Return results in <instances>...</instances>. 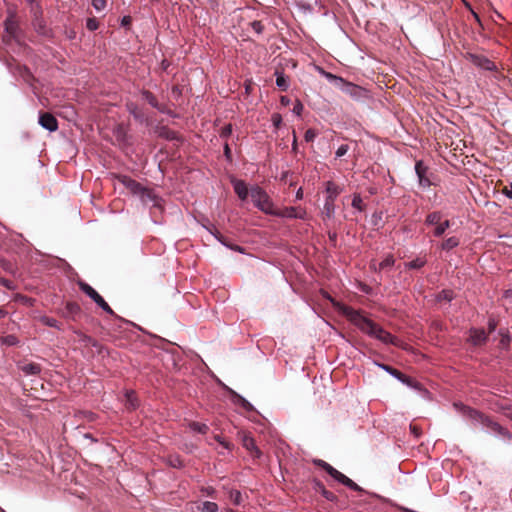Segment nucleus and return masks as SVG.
<instances>
[{
	"label": "nucleus",
	"instance_id": "4c0bfd02",
	"mask_svg": "<svg viewBox=\"0 0 512 512\" xmlns=\"http://www.w3.org/2000/svg\"><path fill=\"white\" fill-rule=\"evenodd\" d=\"M351 205L353 208H355L359 212H362L364 209L363 200L359 194H355L353 196Z\"/></svg>",
	"mask_w": 512,
	"mask_h": 512
},
{
	"label": "nucleus",
	"instance_id": "b1692460",
	"mask_svg": "<svg viewBox=\"0 0 512 512\" xmlns=\"http://www.w3.org/2000/svg\"><path fill=\"white\" fill-rule=\"evenodd\" d=\"M460 245V239L457 236H451L446 238L440 245L439 248L442 251L449 252Z\"/></svg>",
	"mask_w": 512,
	"mask_h": 512
},
{
	"label": "nucleus",
	"instance_id": "13d9d810",
	"mask_svg": "<svg viewBox=\"0 0 512 512\" xmlns=\"http://www.w3.org/2000/svg\"><path fill=\"white\" fill-rule=\"evenodd\" d=\"M302 111H303V105L300 101H297V103L294 105V107L292 109V112L295 115L300 116Z\"/></svg>",
	"mask_w": 512,
	"mask_h": 512
},
{
	"label": "nucleus",
	"instance_id": "c85d7f7f",
	"mask_svg": "<svg viewBox=\"0 0 512 512\" xmlns=\"http://www.w3.org/2000/svg\"><path fill=\"white\" fill-rule=\"evenodd\" d=\"M492 21L497 28L502 29L505 32H509L508 30L512 27V24L506 21L498 12H495V15L492 17Z\"/></svg>",
	"mask_w": 512,
	"mask_h": 512
},
{
	"label": "nucleus",
	"instance_id": "f03ea898",
	"mask_svg": "<svg viewBox=\"0 0 512 512\" xmlns=\"http://www.w3.org/2000/svg\"><path fill=\"white\" fill-rule=\"evenodd\" d=\"M455 410L463 417L469 419L473 425H481L487 432L499 436L503 441L509 442L512 439V433L502 427L500 424L493 422L479 411L472 409L461 402L453 404Z\"/></svg>",
	"mask_w": 512,
	"mask_h": 512
},
{
	"label": "nucleus",
	"instance_id": "412c9836",
	"mask_svg": "<svg viewBox=\"0 0 512 512\" xmlns=\"http://www.w3.org/2000/svg\"><path fill=\"white\" fill-rule=\"evenodd\" d=\"M127 110L139 123H144L147 120L145 113L135 103H128Z\"/></svg>",
	"mask_w": 512,
	"mask_h": 512
},
{
	"label": "nucleus",
	"instance_id": "603ef678",
	"mask_svg": "<svg viewBox=\"0 0 512 512\" xmlns=\"http://www.w3.org/2000/svg\"><path fill=\"white\" fill-rule=\"evenodd\" d=\"M170 465L174 468H182L184 466L182 459L178 456L170 458Z\"/></svg>",
	"mask_w": 512,
	"mask_h": 512
},
{
	"label": "nucleus",
	"instance_id": "6e6552de",
	"mask_svg": "<svg viewBox=\"0 0 512 512\" xmlns=\"http://www.w3.org/2000/svg\"><path fill=\"white\" fill-rule=\"evenodd\" d=\"M219 383L230 394V399L234 405L241 407L245 412H255L254 406L246 398H244L243 396H241L240 394H238L237 392H235L233 389L226 386L222 382L219 381Z\"/></svg>",
	"mask_w": 512,
	"mask_h": 512
},
{
	"label": "nucleus",
	"instance_id": "6ab92c4d",
	"mask_svg": "<svg viewBox=\"0 0 512 512\" xmlns=\"http://www.w3.org/2000/svg\"><path fill=\"white\" fill-rule=\"evenodd\" d=\"M218 510V504L210 501L196 503L191 509L192 512H218Z\"/></svg>",
	"mask_w": 512,
	"mask_h": 512
},
{
	"label": "nucleus",
	"instance_id": "4be33fe9",
	"mask_svg": "<svg viewBox=\"0 0 512 512\" xmlns=\"http://www.w3.org/2000/svg\"><path fill=\"white\" fill-rule=\"evenodd\" d=\"M142 98L145 101H147L153 108L157 109L159 112L166 113L165 108L158 103L157 98L152 92L148 90L142 91Z\"/></svg>",
	"mask_w": 512,
	"mask_h": 512
},
{
	"label": "nucleus",
	"instance_id": "e2e57ef3",
	"mask_svg": "<svg viewBox=\"0 0 512 512\" xmlns=\"http://www.w3.org/2000/svg\"><path fill=\"white\" fill-rule=\"evenodd\" d=\"M19 35H20V34H12V33H9V34H0V36H1V38H2V40H3V41H5V40H6V38H7V40H10V39H12V38H13V39H15V40H17V41H18V40H20V38L18 37Z\"/></svg>",
	"mask_w": 512,
	"mask_h": 512
},
{
	"label": "nucleus",
	"instance_id": "338daca9",
	"mask_svg": "<svg viewBox=\"0 0 512 512\" xmlns=\"http://www.w3.org/2000/svg\"><path fill=\"white\" fill-rule=\"evenodd\" d=\"M66 308L70 313L79 311V306L73 303H67Z\"/></svg>",
	"mask_w": 512,
	"mask_h": 512
},
{
	"label": "nucleus",
	"instance_id": "680f3d73",
	"mask_svg": "<svg viewBox=\"0 0 512 512\" xmlns=\"http://www.w3.org/2000/svg\"><path fill=\"white\" fill-rule=\"evenodd\" d=\"M496 328H497V322H496V320H495V319H493V318H490V319L488 320V330H489V332H490V333L494 332V331L496 330Z\"/></svg>",
	"mask_w": 512,
	"mask_h": 512
},
{
	"label": "nucleus",
	"instance_id": "20e7f679",
	"mask_svg": "<svg viewBox=\"0 0 512 512\" xmlns=\"http://www.w3.org/2000/svg\"><path fill=\"white\" fill-rule=\"evenodd\" d=\"M321 73L330 83L334 84L343 93L349 95L354 100H361L362 98L365 97L366 90L363 89L362 87L352 82L346 81L344 78L332 74L330 72L321 70Z\"/></svg>",
	"mask_w": 512,
	"mask_h": 512
},
{
	"label": "nucleus",
	"instance_id": "864d4df0",
	"mask_svg": "<svg viewBox=\"0 0 512 512\" xmlns=\"http://www.w3.org/2000/svg\"><path fill=\"white\" fill-rule=\"evenodd\" d=\"M131 22H132V17L130 15H124L121 18L120 25H121V27L128 29Z\"/></svg>",
	"mask_w": 512,
	"mask_h": 512
},
{
	"label": "nucleus",
	"instance_id": "473e14b6",
	"mask_svg": "<svg viewBox=\"0 0 512 512\" xmlns=\"http://www.w3.org/2000/svg\"><path fill=\"white\" fill-rule=\"evenodd\" d=\"M411 382L412 383H410V385H406V386L413 390L418 391L423 398H427L429 396V391L427 389L423 388L421 383H419L418 381H416L413 378H411Z\"/></svg>",
	"mask_w": 512,
	"mask_h": 512
},
{
	"label": "nucleus",
	"instance_id": "69168bd1",
	"mask_svg": "<svg viewBox=\"0 0 512 512\" xmlns=\"http://www.w3.org/2000/svg\"><path fill=\"white\" fill-rule=\"evenodd\" d=\"M503 194L509 199H512V182L503 189Z\"/></svg>",
	"mask_w": 512,
	"mask_h": 512
},
{
	"label": "nucleus",
	"instance_id": "9d476101",
	"mask_svg": "<svg viewBox=\"0 0 512 512\" xmlns=\"http://www.w3.org/2000/svg\"><path fill=\"white\" fill-rule=\"evenodd\" d=\"M427 167L424 165L423 161H417L415 163V173L418 177L419 185L422 188H427L432 185V182L429 180V178L426 176Z\"/></svg>",
	"mask_w": 512,
	"mask_h": 512
},
{
	"label": "nucleus",
	"instance_id": "a211bd4d",
	"mask_svg": "<svg viewBox=\"0 0 512 512\" xmlns=\"http://www.w3.org/2000/svg\"><path fill=\"white\" fill-rule=\"evenodd\" d=\"M206 228V230H208L214 237L215 239H217L218 242H220L223 246L231 249V250H234V251H237L241 254H244L245 253V250L243 247L239 246V245H233V244H230L228 243L224 237L221 236V234L217 231H213L211 228H208L206 226H204Z\"/></svg>",
	"mask_w": 512,
	"mask_h": 512
},
{
	"label": "nucleus",
	"instance_id": "393cba45",
	"mask_svg": "<svg viewBox=\"0 0 512 512\" xmlns=\"http://www.w3.org/2000/svg\"><path fill=\"white\" fill-rule=\"evenodd\" d=\"M336 205L333 203L324 202L321 216L324 221L331 220L335 217Z\"/></svg>",
	"mask_w": 512,
	"mask_h": 512
},
{
	"label": "nucleus",
	"instance_id": "39448f33",
	"mask_svg": "<svg viewBox=\"0 0 512 512\" xmlns=\"http://www.w3.org/2000/svg\"><path fill=\"white\" fill-rule=\"evenodd\" d=\"M250 196L254 206L267 215H273L275 208L270 196L258 185L250 188Z\"/></svg>",
	"mask_w": 512,
	"mask_h": 512
},
{
	"label": "nucleus",
	"instance_id": "f257e3e1",
	"mask_svg": "<svg viewBox=\"0 0 512 512\" xmlns=\"http://www.w3.org/2000/svg\"><path fill=\"white\" fill-rule=\"evenodd\" d=\"M323 297L327 299L333 307L345 316L353 325H355L361 332L365 333L371 338H375L384 344L398 345V340L391 333L386 331L383 327L365 317L359 310L347 306L330 296L327 292L323 293Z\"/></svg>",
	"mask_w": 512,
	"mask_h": 512
},
{
	"label": "nucleus",
	"instance_id": "f8f14e48",
	"mask_svg": "<svg viewBox=\"0 0 512 512\" xmlns=\"http://www.w3.org/2000/svg\"><path fill=\"white\" fill-rule=\"evenodd\" d=\"M376 365L378 367H380L381 369H383L384 371H386L388 374H390L392 377H394L395 379H397L398 381H400L402 384L404 385H410L411 382V377L403 374L402 372L394 369L393 367L389 366V365H386V364H380V363H376Z\"/></svg>",
	"mask_w": 512,
	"mask_h": 512
},
{
	"label": "nucleus",
	"instance_id": "a18cd8bd",
	"mask_svg": "<svg viewBox=\"0 0 512 512\" xmlns=\"http://www.w3.org/2000/svg\"><path fill=\"white\" fill-rule=\"evenodd\" d=\"M472 15H473L474 19L478 22L479 27H480L481 29H483V30H485V29L492 30V29H493L492 27H490V26L488 25V23H487V22H485L484 20H482V19L479 17V15H478V14H476L475 12H472Z\"/></svg>",
	"mask_w": 512,
	"mask_h": 512
},
{
	"label": "nucleus",
	"instance_id": "7c9ffc66",
	"mask_svg": "<svg viewBox=\"0 0 512 512\" xmlns=\"http://www.w3.org/2000/svg\"><path fill=\"white\" fill-rule=\"evenodd\" d=\"M21 370L25 375H38L41 372V367L36 363H27L22 366Z\"/></svg>",
	"mask_w": 512,
	"mask_h": 512
},
{
	"label": "nucleus",
	"instance_id": "37998d69",
	"mask_svg": "<svg viewBox=\"0 0 512 512\" xmlns=\"http://www.w3.org/2000/svg\"><path fill=\"white\" fill-rule=\"evenodd\" d=\"M106 0H92V6L97 12H102L106 8Z\"/></svg>",
	"mask_w": 512,
	"mask_h": 512
},
{
	"label": "nucleus",
	"instance_id": "58836bf2",
	"mask_svg": "<svg viewBox=\"0 0 512 512\" xmlns=\"http://www.w3.org/2000/svg\"><path fill=\"white\" fill-rule=\"evenodd\" d=\"M327 473L339 483H341L346 476L337 469H335L333 466L329 467Z\"/></svg>",
	"mask_w": 512,
	"mask_h": 512
},
{
	"label": "nucleus",
	"instance_id": "79ce46f5",
	"mask_svg": "<svg viewBox=\"0 0 512 512\" xmlns=\"http://www.w3.org/2000/svg\"><path fill=\"white\" fill-rule=\"evenodd\" d=\"M99 27V22L96 18L92 17V18H87L86 20V28L93 32L95 30H97Z\"/></svg>",
	"mask_w": 512,
	"mask_h": 512
},
{
	"label": "nucleus",
	"instance_id": "bb28decb",
	"mask_svg": "<svg viewBox=\"0 0 512 512\" xmlns=\"http://www.w3.org/2000/svg\"><path fill=\"white\" fill-rule=\"evenodd\" d=\"M296 209L295 207H285L282 210L275 209L272 216L280 217V218H288V219H295L296 216Z\"/></svg>",
	"mask_w": 512,
	"mask_h": 512
},
{
	"label": "nucleus",
	"instance_id": "bf43d9fd",
	"mask_svg": "<svg viewBox=\"0 0 512 512\" xmlns=\"http://www.w3.org/2000/svg\"><path fill=\"white\" fill-rule=\"evenodd\" d=\"M307 217V212L305 209H296V216L295 219H301L304 220Z\"/></svg>",
	"mask_w": 512,
	"mask_h": 512
},
{
	"label": "nucleus",
	"instance_id": "c03bdc74",
	"mask_svg": "<svg viewBox=\"0 0 512 512\" xmlns=\"http://www.w3.org/2000/svg\"><path fill=\"white\" fill-rule=\"evenodd\" d=\"M0 285L11 291L16 288L14 282L7 278H0Z\"/></svg>",
	"mask_w": 512,
	"mask_h": 512
},
{
	"label": "nucleus",
	"instance_id": "3c124183",
	"mask_svg": "<svg viewBox=\"0 0 512 512\" xmlns=\"http://www.w3.org/2000/svg\"><path fill=\"white\" fill-rule=\"evenodd\" d=\"M316 136L317 132L314 129H308L304 134V139L306 142H312Z\"/></svg>",
	"mask_w": 512,
	"mask_h": 512
},
{
	"label": "nucleus",
	"instance_id": "ddd939ff",
	"mask_svg": "<svg viewBox=\"0 0 512 512\" xmlns=\"http://www.w3.org/2000/svg\"><path fill=\"white\" fill-rule=\"evenodd\" d=\"M341 484L345 485L351 490L357 491V492H363L371 495L372 497H375L377 499H380L383 502H389V499L382 497L381 495L373 492H367L362 487H360L357 483H355L353 480H351L349 477L345 476Z\"/></svg>",
	"mask_w": 512,
	"mask_h": 512
},
{
	"label": "nucleus",
	"instance_id": "49530a36",
	"mask_svg": "<svg viewBox=\"0 0 512 512\" xmlns=\"http://www.w3.org/2000/svg\"><path fill=\"white\" fill-rule=\"evenodd\" d=\"M271 122L275 128H279L282 124V116L279 113H273L271 116Z\"/></svg>",
	"mask_w": 512,
	"mask_h": 512
},
{
	"label": "nucleus",
	"instance_id": "c756f323",
	"mask_svg": "<svg viewBox=\"0 0 512 512\" xmlns=\"http://www.w3.org/2000/svg\"><path fill=\"white\" fill-rule=\"evenodd\" d=\"M451 227V221L446 219L440 221L439 224L433 229V236L436 238L442 237L447 229Z\"/></svg>",
	"mask_w": 512,
	"mask_h": 512
},
{
	"label": "nucleus",
	"instance_id": "aec40b11",
	"mask_svg": "<svg viewBox=\"0 0 512 512\" xmlns=\"http://www.w3.org/2000/svg\"><path fill=\"white\" fill-rule=\"evenodd\" d=\"M274 75L276 77V86L282 91H287L290 87L289 77L279 69L275 70Z\"/></svg>",
	"mask_w": 512,
	"mask_h": 512
},
{
	"label": "nucleus",
	"instance_id": "1a4fd4ad",
	"mask_svg": "<svg viewBox=\"0 0 512 512\" xmlns=\"http://www.w3.org/2000/svg\"><path fill=\"white\" fill-rule=\"evenodd\" d=\"M38 124L49 132H55L58 129V121L51 113L40 112Z\"/></svg>",
	"mask_w": 512,
	"mask_h": 512
},
{
	"label": "nucleus",
	"instance_id": "423d86ee",
	"mask_svg": "<svg viewBox=\"0 0 512 512\" xmlns=\"http://www.w3.org/2000/svg\"><path fill=\"white\" fill-rule=\"evenodd\" d=\"M463 57L481 71L496 72L498 70L491 59L477 51L467 50L463 53Z\"/></svg>",
	"mask_w": 512,
	"mask_h": 512
},
{
	"label": "nucleus",
	"instance_id": "f704fd0d",
	"mask_svg": "<svg viewBox=\"0 0 512 512\" xmlns=\"http://www.w3.org/2000/svg\"><path fill=\"white\" fill-rule=\"evenodd\" d=\"M29 10L34 20L38 21L42 17L43 10L39 1L29 6Z\"/></svg>",
	"mask_w": 512,
	"mask_h": 512
},
{
	"label": "nucleus",
	"instance_id": "0eeeda50",
	"mask_svg": "<svg viewBox=\"0 0 512 512\" xmlns=\"http://www.w3.org/2000/svg\"><path fill=\"white\" fill-rule=\"evenodd\" d=\"M80 290L85 293L90 299H92L102 310L110 315H115L114 311L104 300V298L88 283L84 281L79 282Z\"/></svg>",
	"mask_w": 512,
	"mask_h": 512
},
{
	"label": "nucleus",
	"instance_id": "a878e982",
	"mask_svg": "<svg viewBox=\"0 0 512 512\" xmlns=\"http://www.w3.org/2000/svg\"><path fill=\"white\" fill-rule=\"evenodd\" d=\"M140 198L145 204L152 203L155 207L159 206V198L146 187L144 188V192L140 194Z\"/></svg>",
	"mask_w": 512,
	"mask_h": 512
},
{
	"label": "nucleus",
	"instance_id": "8fccbe9b",
	"mask_svg": "<svg viewBox=\"0 0 512 512\" xmlns=\"http://www.w3.org/2000/svg\"><path fill=\"white\" fill-rule=\"evenodd\" d=\"M214 439L220 444L223 446V448L227 449V450H231L233 445L227 441H225L220 435H215L214 436Z\"/></svg>",
	"mask_w": 512,
	"mask_h": 512
},
{
	"label": "nucleus",
	"instance_id": "c9c22d12",
	"mask_svg": "<svg viewBox=\"0 0 512 512\" xmlns=\"http://www.w3.org/2000/svg\"><path fill=\"white\" fill-rule=\"evenodd\" d=\"M426 262L425 258L417 257L416 259L405 263V267L407 269H420L425 266Z\"/></svg>",
	"mask_w": 512,
	"mask_h": 512
},
{
	"label": "nucleus",
	"instance_id": "a19ab883",
	"mask_svg": "<svg viewBox=\"0 0 512 512\" xmlns=\"http://www.w3.org/2000/svg\"><path fill=\"white\" fill-rule=\"evenodd\" d=\"M453 299V293L452 291L450 290H442L438 295H437V300L438 301H447V302H451Z\"/></svg>",
	"mask_w": 512,
	"mask_h": 512
},
{
	"label": "nucleus",
	"instance_id": "de8ad7c7",
	"mask_svg": "<svg viewBox=\"0 0 512 512\" xmlns=\"http://www.w3.org/2000/svg\"><path fill=\"white\" fill-rule=\"evenodd\" d=\"M231 133H232V125L227 124L222 128V130L220 132V137L222 139H227L231 135Z\"/></svg>",
	"mask_w": 512,
	"mask_h": 512
},
{
	"label": "nucleus",
	"instance_id": "4468645a",
	"mask_svg": "<svg viewBox=\"0 0 512 512\" xmlns=\"http://www.w3.org/2000/svg\"><path fill=\"white\" fill-rule=\"evenodd\" d=\"M124 405L127 410L135 411L139 408L140 402L133 390H126L124 393Z\"/></svg>",
	"mask_w": 512,
	"mask_h": 512
},
{
	"label": "nucleus",
	"instance_id": "cd10ccee",
	"mask_svg": "<svg viewBox=\"0 0 512 512\" xmlns=\"http://www.w3.org/2000/svg\"><path fill=\"white\" fill-rule=\"evenodd\" d=\"M442 217V212L433 211L426 216L424 223L426 226H433L435 228L442 220Z\"/></svg>",
	"mask_w": 512,
	"mask_h": 512
},
{
	"label": "nucleus",
	"instance_id": "4d7b16f0",
	"mask_svg": "<svg viewBox=\"0 0 512 512\" xmlns=\"http://www.w3.org/2000/svg\"><path fill=\"white\" fill-rule=\"evenodd\" d=\"M224 156L228 162H232V152L228 143L224 144Z\"/></svg>",
	"mask_w": 512,
	"mask_h": 512
},
{
	"label": "nucleus",
	"instance_id": "e433bc0d",
	"mask_svg": "<svg viewBox=\"0 0 512 512\" xmlns=\"http://www.w3.org/2000/svg\"><path fill=\"white\" fill-rule=\"evenodd\" d=\"M1 343L6 346H16L19 344V340L15 335L9 334L2 337Z\"/></svg>",
	"mask_w": 512,
	"mask_h": 512
},
{
	"label": "nucleus",
	"instance_id": "5701e85b",
	"mask_svg": "<svg viewBox=\"0 0 512 512\" xmlns=\"http://www.w3.org/2000/svg\"><path fill=\"white\" fill-rule=\"evenodd\" d=\"M243 447L253 453L254 457L260 458L262 453L256 446L255 440L252 437L245 436L242 440Z\"/></svg>",
	"mask_w": 512,
	"mask_h": 512
},
{
	"label": "nucleus",
	"instance_id": "2eb2a0df",
	"mask_svg": "<svg viewBox=\"0 0 512 512\" xmlns=\"http://www.w3.org/2000/svg\"><path fill=\"white\" fill-rule=\"evenodd\" d=\"M231 183L233 185L234 192L237 194V196L242 201H245L250 194V190L248 189L246 183L243 180L239 179H233Z\"/></svg>",
	"mask_w": 512,
	"mask_h": 512
},
{
	"label": "nucleus",
	"instance_id": "dca6fc26",
	"mask_svg": "<svg viewBox=\"0 0 512 512\" xmlns=\"http://www.w3.org/2000/svg\"><path fill=\"white\" fill-rule=\"evenodd\" d=\"M469 340L474 346H480L487 341V335L484 330L473 328L470 330Z\"/></svg>",
	"mask_w": 512,
	"mask_h": 512
},
{
	"label": "nucleus",
	"instance_id": "09e8293b",
	"mask_svg": "<svg viewBox=\"0 0 512 512\" xmlns=\"http://www.w3.org/2000/svg\"><path fill=\"white\" fill-rule=\"evenodd\" d=\"M349 150V146L347 144H342L338 147V149L335 152L336 158H341L344 156Z\"/></svg>",
	"mask_w": 512,
	"mask_h": 512
},
{
	"label": "nucleus",
	"instance_id": "6e6d98bb",
	"mask_svg": "<svg viewBox=\"0 0 512 512\" xmlns=\"http://www.w3.org/2000/svg\"><path fill=\"white\" fill-rule=\"evenodd\" d=\"M231 498H232L234 504L239 505L241 502V499H242V495H241L240 491L234 490L231 492Z\"/></svg>",
	"mask_w": 512,
	"mask_h": 512
},
{
	"label": "nucleus",
	"instance_id": "72a5a7b5",
	"mask_svg": "<svg viewBox=\"0 0 512 512\" xmlns=\"http://www.w3.org/2000/svg\"><path fill=\"white\" fill-rule=\"evenodd\" d=\"M188 426L192 431L200 433V434H206L209 430L208 425H206L205 423H200V422H195V421L190 422Z\"/></svg>",
	"mask_w": 512,
	"mask_h": 512
},
{
	"label": "nucleus",
	"instance_id": "7ed1b4c3",
	"mask_svg": "<svg viewBox=\"0 0 512 512\" xmlns=\"http://www.w3.org/2000/svg\"><path fill=\"white\" fill-rule=\"evenodd\" d=\"M455 410L463 417L469 419L473 425H481L487 432L499 436L503 441L509 442L512 439V433L502 427L500 424L493 422L479 411L472 409L461 402L453 404Z\"/></svg>",
	"mask_w": 512,
	"mask_h": 512
},
{
	"label": "nucleus",
	"instance_id": "2f4dec72",
	"mask_svg": "<svg viewBox=\"0 0 512 512\" xmlns=\"http://www.w3.org/2000/svg\"><path fill=\"white\" fill-rule=\"evenodd\" d=\"M40 322L47 327L55 328L57 330H62V325L55 318H52L49 316H41Z\"/></svg>",
	"mask_w": 512,
	"mask_h": 512
},
{
	"label": "nucleus",
	"instance_id": "774afa93",
	"mask_svg": "<svg viewBox=\"0 0 512 512\" xmlns=\"http://www.w3.org/2000/svg\"><path fill=\"white\" fill-rule=\"evenodd\" d=\"M322 495L327 499V500H333L335 498L334 494L330 491H327L325 488L322 489Z\"/></svg>",
	"mask_w": 512,
	"mask_h": 512
},
{
	"label": "nucleus",
	"instance_id": "ea45409f",
	"mask_svg": "<svg viewBox=\"0 0 512 512\" xmlns=\"http://www.w3.org/2000/svg\"><path fill=\"white\" fill-rule=\"evenodd\" d=\"M395 263L392 255H387L379 264L380 269L391 268Z\"/></svg>",
	"mask_w": 512,
	"mask_h": 512
},
{
	"label": "nucleus",
	"instance_id": "052dcab7",
	"mask_svg": "<svg viewBox=\"0 0 512 512\" xmlns=\"http://www.w3.org/2000/svg\"><path fill=\"white\" fill-rule=\"evenodd\" d=\"M315 464L318 465L319 467L323 468L326 472L329 470V467H331V465L329 463H327L321 459L315 460Z\"/></svg>",
	"mask_w": 512,
	"mask_h": 512
},
{
	"label": "nucleus",
	"instance_id": "f3484780",
	"mask_svg": "<svg viewBox=\"0 0 512 512\" xmlns=\"http://www.w3.org/2000/svg\"><path fill=\"white\" fill-rule=\"evenodd\" d=\"M122 183L128 188L134 195L140 196L141 193L144 192V186L138 181L130 178L124 177Z\"/></svg>",
	"mask_w": 512,
	"mask_h": 512
},
{
	"label": "nucleus",
	"instance_id": "0e129e2a",
	"mask_svg": "<svg viewBox=\"0 0 512 512\" xmlns=\"http://www.w3.org/2000/svg\"><path fill=\"white\" fill-rule=\"evenodd\" d=\"M328 237L330 242L335 246L338 238V234L335 231H328Z\"/></svg>",
	"mask_w": 512,
	"mask_h": 512
},
{
	"label": "nucleus",
	"instance_id": "9b49d317",
	"mask_svg": "<svg viewBox=\"0 0 512 512\" xmlns=\"http://www.w3.org/2000/svg\"><path fill=\"white\" fill-rule=\"evenodd\" d=\"M326 197L324 202L333 203L342 192V188L335 184L333 181H327L325 184Z\"/></svg>",
	"mask_w": 512,
	"mask_h": 512
},
{
	"label": "nucleus",
	"instance_id": "5fc2aeb1",
	"mask_svg": "<svg viewBox=\"0 0 512 512\" xmlns=\"http://www.w3.org/2000/svg\"><path fill=\"white\" fill-rule=\"evenodd\" d=\"M201 492L203 494H205L206 496L208 497H214L215 494H216V490L215 488L211 487V486H207V487H202L201 488Z\"/></svg>",
	"mask_w": 512,
	"mask_h": 512
}]
</instances>
